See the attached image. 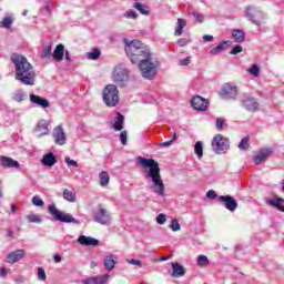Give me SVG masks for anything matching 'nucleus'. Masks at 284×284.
<instances>
[{
    "label": "nucleus",
    "instance_id": "a18cd8bd",
    "mask_svg": "<svg viewBox=\"0 0 284 284\" xmlns=\"http://www.w3.org/2000/svg\"><path fill=\"white\" fill-rule=\"evenodd\" d=\"M50 54H52V47L48 45L42 50V58L43 59H48V57H50Z\"/></svg>",
    "mask_w": 284,
    "mask_h": 284
},
{
    "label": "nucleus",
    "instance_id": "09e8293b",
    "mask_svg": "<svg viewBox=\"0 0 284 284\" xmlns=\"http://www.w3.org/2000/svg\"><path fill=\"white\" fill-rule=\"evenodd\" d=\"M125 19H136L138 14L134 10H129L124 13Z\"/></svg>",
    "mask_w": 284,
    "mask_h": 284
},
{
    "label": "nucleus",
    "instance_id": "e433bc0d",
    "mask_svg": "<svg viewBox=\"0 0 284 284\" xmlns=\"http://www.w3.org/2000/svg\"><path fill=\"white\" fill-rule=\"evenodd\" d=\"M248 74H251L252 77H258L261 74V68H258L257 64H252V67L250 69H247Z\"/></svg>",
    "mask_w": 284,
    "mask_h": 284
},
{
    "label": "nucleus",
    "instance_id": "39448f33",
    "mask_svg": "<svg viewBox=\"0 0 284 284\" xmlns=\"http://www.w3.org/2000/svg\"><path fill=\"white\" fill-rule=\"evenodd\" d=\"M103 101L109 108H114L119 103V89H116V85L109 84L104 88Z\"/></svg>",
    "mask_w": 284,
    "mask_h": 284
},
{
    "label": "nucleus",
    "instance_id": "f8f14e48",
    "mask_svg": "<svg viewBox=\"0 0 284 284\" xmlns=\"http://www.w3.org/2000/svg\"><path fill=\"white\" fill-rule=\"evenodd\" d=\"M52 136L57 145H65V143L68 142V138L65 136V131L63 130V125L55 126L53 129Z\"/></svg>",
    "mask_w": 284,
    "mask_h": 284
},
{
    "label": "nucleus",
    "instance_id": "dca6fc26",
    "mask_svg": "<svg viewBox=\"0 0 284 284\" xmlns=\"http://www.w3.org/2000/svg\"><path fill=\"white\" fill-rule=\"evenodd\" d=\"M48 121L47 120H40L38 121L36 128H34V133L37 136H48L50 134V129L48 128Z\"/></svg>",
    "mask_w": 284,
    "mask_h": 284
},
{
    "label": "nucleus",
    "instance_id": "3c124183",
    "mask_svg": "<svg viewBox=\"0 0 284 284\" xmlns=\"http://www.w3.org/2000/svg\"><path fill=\"white\" fill-rule=\"evenodd\" d=\"M193 17L195 20H197L199 23H203V21H205V17L202 13L194 12Z\"/></svg>",
    "mask_w": 284,
    "mask_h": 284
},
{
    "label": "nucleus",
    "instance_id": "473e14b6",
    "mask_svg": "<svg viewBox=\"0 0 284 284\" xmlns=\"http://www.w3.org/2000/svg\"><path fill=\"white\" fill-rule=\"evenodd\" d=\"M133 7L135 8V10H138L141 14L148 16L150 14V8H148L145 4H142L140 2H135L133 4Z\"/></svg>",
    "mask_w": 284,
    "mask_h": 284
},
{
    "label": "nucleus",
    "instance_id": "ddd939ff",
    "mask_svg": "<svg viewBox=\"0 0 284 284\" xmlns=\"http://www.w3.org/2000/svg\"><path fill=\"white\" fill-rule=\"evenodd\" d=\"M272 154H274V148L260 149L257 154L254 156L255 165H261V163H263V161L266 159H270Z\"/></svg>",
    "mask_w": 284,
    "mask_h": 284
},
{
    "label": "nucleus",
    "instance_id": "052dcab7",
    "mask_svg": "<svg viewBox=\"0 0 284 284\" xmlns=\"http://www.w3.org/2000/svg\"><path fill=\"white\" fill-rule=\"evenodd\" d=\"M128 263L130 265H139V266H141V261L140 260H128Z\"/></svg>",
    "mask_w": 284,
    "mask_h": 284
},
{
    "label": "nucleus",
    "instance_id": "603ef678",
    "mask_svg": "<svg viewBox=\"0 0 284 284\" xmlns=\"http://www.w3.org/2000/svg\"><path fill=\"white\" fill-rule=\"evenodd\" d=\"M64 163H67V165H72L73 168H79V163L71 158H65Z\"/></svg>",
    "mask_w": 284,
    "mask_h": 284
},
{
    "label": "nucleus",
    "instance_id": "ea45409f",
    "mask_svg": "<svg viewBox=\"0 0 284 284\" xmlns=\"http://www.w3.org/2000/svg\"><path fill=\"white\" fill-rule=\"evenodd\" d=\"M197 265L200 267H205V265H210V260L205 255H200L197 257Z\"/></svg>",
    "mask_w": 284,
    "mask_h": 284
},
{
    "label": "nucleus",
    "instance_id": "c756f323",
    "mask_svg": "<svg viewBox=\"0 0 284 284\" xmlns=\"http://www.w3.org/2000/svg\"><path fill=\"white\" fill-rule=\"evenodd\" d=\"M101 187H106L110 184V174L106 171H102L99 174Z\"/></svg>",
    "mask_w": 284,
    "mask_h": 284
},
{
    "label": "nucleus",
    "instance_id": "4c0bfd02",
    "mask_svg": "<svg viewBox=\"0 0 284 284\" xmlns=\"http://www.w3.org/2000/svg\"><path fill=\"white\" fill-rule=\"evenodd\" d=\"M194 152L199 159H203V142L195 143Z\"/></svg>",
    "mask_w": 284,
    "mask_h": 284
},
{
    "label": "nucleus",
    "instance_id": "37998d69",
    "mask_svg": "<svg viewBox=\"0 0 284 284\" xmlns=\"http://www.w3.org/2000/svg\"><path fill=\"white\" fill-rule=\"evenodd\" d=\"M29 223H41V216L37 214H30L27 216Z\"/></svg>",
    "mask_w": 284,
    "mask_h": 284
},
{
    "label": "nucleus",
    "instance_id": "f03ea898",
    "mask_svg": "<svg viewBox=\"0 0 284 284\" xmlns=\"http://www.w3.org/2000/svg\"><path fill=\"white\" fill-rule=\"evenodd\" d=\"M138 163L143 168L145 179L151 182L150 190L153 194L165 196V183H163V178L161 176L159 162L154 159L139 156Z\"/></svg>",
    "mask_w": 284,
    "mask_h": 284
},
{
    "label": "nucleus",
    "instance_id": "72a5a7b5",
    "mask_svg": "<svg viewBox=\"0 0 284 284\" xmlns=\"http://www.w3.org/2000/svg\"><path fill=\"white\" fill-rule=\"evenodd\" d=\"M101 57V50L92 49L90 52L87 53V59L90 61H97Z\"/></svg>",
    "mask_w": 284,
    "mask_h": 284
},
{
    "label": "nucleus",
    "instance_id": "412c9836",
    "mask_svg": "<svg viewBox=\"0 0 284 284\" xmlns=\"http://www.w3.org/2000/svg\"><path fill=\"white\" fill-rule=\"evenodd\" d=\"M172 277L181 278V276H185V267L181 265L179 262H173L172 264Z\"/></svg>",
    "mask_w": 284,
    "mask_h": 284
},
{
    "label": "nucleus",
    "instance_id": "a211bd4d",
    "mask_svg": "<svg viewBox=\"0 0 284 284\" xmlns=\"http://www.w3.org/2000/svg\"><path fill=\"white\" fill-rule=\"evenodd\" d=\"M30 102L34 105H38V108H50V101L37 95V94H30L29 95Z\"/></svg>",
    "mask_w": 284,
    "mask_h": 284
},
{
    "label": "nucleus",
    "instance_id": "f3484780",
    "mask_svg": "<svg viewBox=\"0 0 284 284\" xmlns=\"http://www.w3.org/2000/svg\"><path fill=\"white\" fill-rule=\"evenodd\" d=\"M110 281V274H104L101 276H91L82 281L83 284H105Z\"/></svg>",
    "mask_w": 284,
    "mask_h": 284
},
{
    "label": "nucleus",
    "instance_id": "7ed1b4c3",
    "mask_svg": "<svg viewBox=\"0 0 284 284\" xmlns=\"http://www.w3.org/2000/svg\"><path fill=\"white\" fill-rule=\"evenodd\" d=\"M11 60L16 67V80L20 81L23 85H34L37 72H34V67L28 62V59L23 55H17Z\"/></svg>",
    "mask_w": 284,
    "mask_h": 284
},
{
    "label": "nucleus",
    "instance_id": "bf43d9fd",
    "mask_svg": "<svg viewBox=\"0 0 284 284\" xmlns=\"http://www.w3.org/2000/svg\"><path fill=\"white\" fill-rule=\"evenodd\" d=\"M174 143V140L168 141V142H162L160 143V148H170Z\"/></svg>",
    "mask_w": 284,
    "mask_h": 284
},
{
    "label": "nucleus",
    "instance_id": "8fccbe9b",
    "mask_svg": "<svg viewBox=\"0 0 284 284\" xmlns=\"http://www.w3.org/2000/svg\"><path fill=\"white\" fill-rule=\"evenodd\" d=\"M38 278L39 281H45V270H43L42 267L38 268Z\"/></svg>",
    "mask_w": 284,
    "mask_h": 284
},
{
    "label": "nucleus",
    "instance_id": "0eeeda50",
    "mask_svg": "<svg viewBox=\"0 0 284 284\" xmlns=\"http://www.w3.org/2000/svg\"><path fill=\"white\" fill-rule=\"evenodd\" d=\"M212 150L215 154H225L230 150V140L217 134L212 140Z\"/></svg>",
    "mask_w": 284,
    "mask_h": 284
},
{
    "label": "nucleus",
    "instance_id": "774afa93",
    "mask_svg": "<svg viewBox=\"0 0 284 284\" xmlns=\"http://www.w3.org/2000/svg\"><path fill=\"white\" fill-rule=\"evenodd\" d=\"M91 267L92 268L97 267V262H91Z\"/></svg>",
    "mask_w": 284,
    "mask_h": 284
},
{
    "label": "nucleus",
    "instance_id": "b1692460",
    "mask_svg": "<svg viewBox=\"0 0 284 284\" xmlns=\"http://www.w3.org/2000/svg\"><path fill=\"white\" fill-rule=\"evenodd\" d=\"M65 54V47L63 44H58L52 53L54 61H63Z\"/></svg>",
    "mask_w": 284,
    "mask_h": 284
},
{
    "label": "nucleus",
    "instance_id": "a878e982",
    "mask_svg": "<svg viewBox=\"0 0 284 284\" xmlns=\"http://www.w3.org/2000/svg\"><path fill=\"white\" fill-rule=\"evenodd\" d=\"M116 265V256L114 255H108L104 258V268L108 270V272H112Z\"/></svg>",
    "mask_w": 284,
    "mask_h": 284
},
{
    "label": "nucleus",
    "instance_id": "79ce46f5",
    "mask_svg": "<svg viewBox=\"0 0 284 284\" xmlns=\"http://www.w3.org/2000/svg\"><path fill=\"white\" fill-rule=\"evenodd\" d=\"M31 201L36 205V207H43L44 205V202L39 195L33 196Z\"/></svg>",
    "mask_w": 284,
    "mask_h": 284
},
{
    "label": "nucleus",
    "instance_id": "6ab92c4d",
    "mask_svg": "<svg viewBox=\"0 0 284 284\" xmlns=\"http://www.w3.org/2000/svg\"><path fill=\"white\" fill-rule=\"evenodd\" d=\"M26 256L24 250H17L8 254L7 263H19Z\"/></svg>",
    "mask_w": 284,
    "mask_h": 284
},
{
    "label": "nucleus",
    "instance_id": "0e129e2a",
    "mask_svg": "<svg viewBox=\"0 0 284 284\" xmlns=\"http://www.w3.org/2000/svg\"><path fill=\"white\" fill-rule=\"evenodd\" d=\"M11 213L17 214V205L14 204L11 205Z\"/></svg>",
    "mask_w": 284,
    "mask_h": 284
},
{
    "label": "nucleus",
    "instance_id": "5fc2aeb1",
    "mask_svg": "<svg viewBox=\"0 0 284 284\" xmlns=\"http://www.w3.org/2000/svg\"><path fill=\"white\" fill-rule=\"evenodd\" d=\"M224 123H225V120H224L223 118H217V119H216V128H217L219 130H223Z\"/></svg>",
    "mask_w": 284,
    "mask_h": 284
},
{
    "label": "nucleus",
    "instance_id": "69168bd1",
    "mask_svg": "<svg viewBox=\"0 0 284 284\" xmlns=\"http://www.w3.org/2000/svg\"><path fill=\"white\" fill-rule=\"evenodd\" d=\"M170 258H172V255H168L165 257H161V261H170Z\"/></svg>",
    "mask_w": 284,
    "mask_h": 284
},
{
    "label": "nucleus",
    "instance_id": "680f3d73",
    "mask_svg": "<svg viewBox=\"0 0 284 284\" xmlns=\"http://www.w3.org/2000/svg\"><path fill=\"white\" fill-rule=\"evenodd\" d=\"M0 276H8V271L6 270V267L0 268Z\"/></svg>",
    "mask_w": 284,
    "mask_h": 284
},
{
    "label": "nucleus",
    "instance_id": "4468645a",
    "mask_svg": "<svg viewBox=\"0 0 284 284\" xmlns=\"http://www.w3.org/2000/svg\"><path fill=\"white\" fill-rule=\"evenodd\" d=\"M242 103L247 112H256L258 110V101L250 95H244Z\"/></svg>",
    "mask_w": 284,
    "mask_h": 284
},
{
    "label": "nucleus",
    "instance_id": "864d4df0",
    "mask_svg": "<svg viewBox=\"0 0 284 284\" xmlns=\"http://www.w3.org/2000/svg\"><path fill=\"white\" fill-rule=\"evenodd\" d=\"M240 52H243V47L235 45L231 51L230 54H240Z\"/></svg>",
    "mask_w": 284,
    "mask_h": 284
},
{
    "label": "nucleus",
    "instance_id": "1a4fd4ad",
    "mask_svg": "<svg viewBox=\"0 0 284 284\" xmlns=\"http://www.w3.org/2000/svg\"><path fill=\"white\" fill-rule=\"evenodd\" d=\"M245 17L246 19H248V21H252V23H254L255 26H261V21L265 19V14L263 13V11L252 7L246 8Z\"/></svg>",
    "mask_w": 284,
    "mask_h": 284
},
{
    "label": "nucleus",
    "instance_id": "f704fd0d",
    "mask_svg": "<svg viewBox=\"0 0 284 284\" xmlns=\"http://www.w3.org/2000/svg\"><path fill=\"white\" fill-rule=\"evenodd\" d=\"M12 99L17 101V103H21V101L26 99V93H23V90L19 89L13 93Z\"/></svg>",
    "mask_w": 284,
    "mask_h": 284
},
{
    "label": "nucleus",
    "instance_id": "20e7f679",
    "mask_svg": "<svg viewBox=\"0 0 284 284\" xmlns=\"http://www.w3.org/2000/svg\"><path fill=\"white\" fill-rule=\"evenodd\" d=\"M93 221L100 225H110L112 223V213L102 204H99L92 211Z\"/></svg>",
    "mask_w": 284,
    "mask_h": 284
},
{
    "label": "nucleus",
    "instance_id": "c03bdc74",
    "mask_svg": "<svg viewBox=\"0 0 284 284\" xmlns=\"http://www.w3.org/2000/svg\"><path fill=\"white\" fill-rule=\"evenodd\" d=\"M165 221H168L165 214L160 213V214L156 216V223H158V225H165Z\"/></svg>",
    "mask_w": 284,
    "mask_h": 284
},
{
    "label": "nucleus",
    "instance_id": "423d86ee",
    "mask_svg": "<svg viewBox=\"0 0 284 284\" xmlns=\"http://www.w3.org/2000/svg\"><path fill=\"white\" fill-rule=\"evenodd\" d=\"M49 212L54 216L55 221H60V223H74V225L81 224V221L74 219L72 214L59 211L55 205H49Z\"/></svg>",
    "mask_w": 284,
    "mask_h": 284
},
{
    "label": "nucleus",
    "instance_id": "aec40b11",
    "mask_svg": "<svg viewBox=\"0 0 284 284\" xmlns=\"http://www.w3.org/2000/svg\"><path fill=\"white\" fill-rule=\"evenodd\" d=\"M41 163L45 168H52L57 165V155H54L52 152H49L42 156Z\"/></svg>",
    "mask_w": 284,
    "mask_h": 284
},
{
    "label": "nucleus",
    "instance_id": "f257e3e1",
    "mask_svg": "<svg viewBox=\"0 0 284 284\" xmlns=\"http://www.w3.org/2000/svg\"><path fill=\"white\" fill-rule=\"evenodd\" d=\"M124 44L126 57L131 62L139 63L142 77L149 80L154 79L159 68V60L152 58L150 47L143 44L141 40L128 41V39H124Z\"/></svg>",
    "mask_w": 284,
    "mask_h": 284
},
{
    "label": "nucleus",
    "instance_id": "58836bf2",
    "mask_svg": "<svg viewBox=\"0 0 284 284\" xmlns=\"http://www.w3.org/2000/svg\"><path fill=\"white\" fill-rule=\"evenodd\" d=\"M13 21L14 20H12L11 17H6L1 21V27L6 28L7 30H10V28L12 27Z\"/></svg>",
    "mask_w": 284,
    "mask_h": 284
},
{
    "label": "nucleus",
    "instance_id": "338daca9",
    "mask_svg": "<svg viewBox=\"0 0 284 284\" xmlns=\"http://www.w3.org/2000/svg\"><path fill=\"white\" fill-rule=\"evenodd\" d=\"M67 61H70V52L65 51V55H64Z\"/></svg>",
    "mask_w": 284,
    "mask_h": 284
},
{
    "label": "nucleus",
    "instance_id": "2f4dec72",
    "mask_svg": "<svg viewBox=\"0 0 284 284\" xmlns=\"http://www.w3.org/2000/svg\"><path fill=\"white\" fill-rule=\"evenodd\" d=\"M63 199H65V201H69V203H74L77 201V193L65 189L63 192Z\"/></svg>",
    "mask_w": 284,
    "mask_h": 284
},
{
    "label": "nucleus",
    "instance_id": "e2e57ef3",
    "mask_svg": "<svg viewBox=\"0 0 284 284\" xmlns=\"http://www.w3.org/2000/svg\"><path fill=\"white\" fill-rule=\"evenodd\" d=\"M53 261H55L57 263H61V255L55 254V255L53 256Z\"/></svg>",
    "mask_w": 284,
    "mask_h": 284
},
{
    "label": "nucleus",
    "instance_id": "c85d7f7f",
    "mask_svg": "<svg viewBox=\"0 0 284 284\" xmlns=\"http://www.w3.org/2000/svg\"><path fill=\"white\" fill-rule=\"evenodd\" d=\"M186 26H187V21H185V19L179 18L178 26L174 31V36L181 37V34H183V28H185Z\"/></svg>",
    "mask_w": 284,
    "mask_h": 284
},
{
    "label": "nucleus",
    "instance_id": "9b49d317",
    "mask_svg": "<svg viewBox=\"0 0 284 284\" xmlns=\"http://www.w3.org/2000/svg\"><path fill=\"white\" fill-rule=\"evenodd\" d=\"M217 201L223 203L224 207H226L229 212H235L236 207H239V202H236L232 195H220Z\"/></svg>",
    "mask_w": 284,
    "mask_h": 284
},
{
    "label": "nucleus",
    "instance_id": "5701e85b",
    "mask_svg": "<svg viewBox=\"0 0 284 284\" xmlns=\"http://www.w3.org/2000/svg\"><path fill=\"white\" fill-rule=\"evenodd\" d=\"M78 243H80V245H92L93 247H97V245H99V240L85 235H80L78 239Z\"/></svg>",
    "mask_w": 284,
    "mask_h": 284
},
{
    "label": "nucleus",
    "instance_id": "393cba45",
    "mask_svg": "<svg viewBox=\"0 0 284 284\" xmlns=\"http://www.w3.org/2000/svg\"><path fill=\"white\" fill-rule=\"evenodd\" d=\"M227 45H232V42L230 40L221 42L217 47L213 48L210 51V54H212V57H216V54H221V52L225 51V48H227Z\"/></svg>",
    "mask_w": 284,
    "mask_h": 284
},
{
    "label": "nucleus",
    "instance_id": "4be33fe9",
    "mask_svg": "<svg viewBox=\"0 0 284 284\" xmlns=\"http://www.w3.org/2000/svg\"><path fill=\"white\" fill-rule=\"evenodd\" d=\"M0 165L2 168H20V164L17 162V160L3 155H0Z\"/></svg>",
    "mask_w": 284,
    "mask_h": 284
},
{
    "label": "nucleus",
    "instance_id": "13d9d810",
    "mask_svg": "<svg viewBox=\"0 0 284 284\" xmlns=\"http://www.w3.org/2000/svg\"><path fill=\"white\" fill-rule=\"evenodd\" d=\"M207 199H216V192L214 190H210L206 193Z\"/></svg>",
    "mask_w": 284,
    "mask_h": 284
},
{
    "label": "nucleus",
    "instance_id": "de8ad7c7",
    "mask_svg": "<svg viewBox=\"0 0 284 284\" xmlns=\"http://www.w3.org/2000/svg\"><path fill=\"white\" fill-rule=\"evenodd\" d=\"M120 140L122 145H128V131H122L120 133Z\"/></svg>",
    "mask_w": 284,
    "mask_h": 284
},
{
    "label": "nucleus",
    "instance_id": "7c9ffc66",
    "mask_svg": "<svg viewBox=\"0 0 284 284\" xmlns=\"http://www.w3.org/2000/svg\"><path fill=\"white\" fill-rule=\"evenodd\" d=\"M125 120V118L123 115H121V113H118L116 120L113 124V130H115L116 132H121V130H123V121Z\"/></svg>",
    "mask_w": 284,
    "mask_h": 284
},
{
    "label": "nucleus",
    "instance_id": "9d476101",
    "mask_svg": "<svg viewBox=\"0 0 284 284\" xmlns=\"http://www.w3.org/2000/svg\"><path fill=\"white\" fill-rule=\"evenodd\" d=\"M237 94L239 88L232 82L225 83L220 90V97H222V99H236Z\"/></svg>",
    "mask_w": 284,
    "mask_h": 284
},
{
    "label": "nucleus",
    "instance_id": "49530a36",
    "mask_svg": "<svg viewBox=\"0 0 284 284\" xmlns=\"http://www.w3.org/2000/svg\"><path fill=\"white\" fill-rule=\"evenodd\" d=\"M192 40H190L189 38H181L178 40V44L180 48H185V45H187V43H190Z\"/></svg>",
    "mask_w": 284,
    "mask_h": 284
},
{
    "label": "nucleus",
    "instance_id": "6e6d98bb",
    "mask_svg": "<svg viewBox=\"0 0 284 284\" xmlns=\"http://www.w3.org/2000/svg\"><path fill=\"white\" fill-rule=\"evenodd\" d=\"M192 63V57L180 60V65H190Z\"/></svg>",
    "mask_w": 284,
    "mask_h": 284
},
{
    "label": "nucleus",
    "instance_id": "a19ab883",
    "mask_svg": "<svg viewBox=\"0 0 284 284\" xmlns=\"http://www.w3.org/2000/svg\"><path fill=\"white\" fill-rule=\"evenodd\" d=\"M170 230H172V232H179V230H181V224L179 223V220L173 219L171 224H170Z\"/></svg>",
    "mask_w": 284,
    "mask_h": 284
},
{
    "label": "nucleus",
    "instance_id": "c9c22d12",
    "mask_svg": "<svg viewBox=\"0 0 284 284\" xmlns=\"http://www.w3.org/2000/svg\"><path fill=\"white\" fill-rule=\"evenodd\" d=\"M239 150H250V136H245L237 145Z\"/></svg>",
    "mask_w": 284,
    "mask_h": 284
},
{
    "label": "nucleus",
    "instance_id": "6e6552de",
    "mask_svg": "<svg viewBox=\"0 0 284 284\" xmlns=\"http://www.w3.org/2000/svg\"><path fill=\"white\" fill-rule=\"evenodd\" d=\"M112 79L116 85H123L130 81V71L123 65H118L113 70Z\"/></svg>",
    "mask_w": 284,
    "mask_h": 284
},
{
    "label": "nucleus",
    "instance_id": "cd10ccee",
    "mask_svg": "<svg viewBox=\"0 0 284 284\" xmlns=\"http://www.w3.org/2000/svg\"><path fill=\"white\" fill-rule=\"evenodd\" d=\"M268 205L272 207H276V210H280V212H284V199L277 197L275 200H268Z\"/></svg>",
    "mask_w": 284,
    "mask_h": 284
},
{
    "label": "nucleus",
    "instance_id": "bb28decb",
    "mask_svg": "<svg viewBox=\"0 0 284 284\" xmlns=\"http://www.w3.org/2000/svg\"><path fill=\"white\" fill-rule=\"evenodd\" d=\"M232 37L235 43H243L245 41V32H243V30L234 29L232 31Z\"/></svg>",
    "mask_w": 284,
    "mask_h": 284
},
{
    "label": "nucleus",
    "instance_id": "4d7b16f0",
    "mask_svg": "<svg viewBox=\"0 0 284 284\" xmlns=\"http://www.w3.org/2000/svg\"><path fill=\"white\" fill-rule=\"evenodd\" d=\"M202 39L205 43H210V42L214 41V37L213 36H207V34L203 36Z\"/></svg>",
    "mask_w": 284,
    "mask_h": 284
},
{
    "label": "nucleus",
    "instance_id": "2eb2a0df",
    "mask_svg": "<svg viewBox=\"0 0 284 284\" xmlns=\"http://www.w3.org/2000/svg\"><path fill=\"white\" fill-rule=\"evenodd\" d=\"M191 105L199 112H205V110H207V100L203 99L201 95H196L191 100Z\"/></svg>",
    "mask_w": 284,
    "mask_h": 284
}]
</instances>
